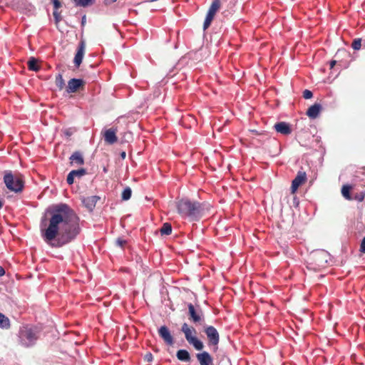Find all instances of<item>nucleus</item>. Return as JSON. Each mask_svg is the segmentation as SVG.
<instances>
[{
	"mask_svg": "<svg viewBox=\"0 0 365 365\" xmlns=\"http://www.w3.org/2000/svg\"><path fill=\"white\" fill-rule=\"evenodd\" d=\"M28 68L30 71H38L40 66L38 65V61L34 57H31L28 61Z\"/></svg>",
	"mask_w": 365,
	"mask_h": 365,
	"instance_id": "412c9836",
	"label": "nucleus"
},
{
	"mask_svg": "<svg viewBox=\"0 0 365 365\" xmlns=\"http://www.w3.org/2000/svg\"><path fill=\"white\" fill-rule=\"evenodd\" d=\"M313 96V93L311 91L309 90H304V92H303V97L305 98V99H309L311 98H312Z\"/></svg>",
	"mask_w": 365,
	"mask_h": 365,
	"instance_id": "2f4dec72",
	"label": "nucleus"
},
{
	"mask_svg": "<svg viewBox=\"0 0 365 365\" xmlns=\"http://www.w3.org/2000/svg\"><path fill=\"white\" fill-rule=\"evenodd\" d=\"M351 46L354 50H359L361 46V39H359V38L354 39Z\"/></svg>",
	"mask_w": 365,
	"mask_h": 365,
	"instance_id": "c85d7f7f",
	"label": "nucleus"
},
{
	"mask_svg": "<svg viewBox=\"0 0 365 365\" xmlns=\"http://www.w3.org/2000/svg\"><path fill=\"white\" fill-rule=\"evenodd\" d=\"M351 188V187L348 185H343L341 188V194L347 200H351V196L349 193Z\"/></svg>",
	"mask_w": 365,
	"mask_h": 365,
	"instance_id": "a878e982",
	"label": "nucleus"
},
{
	"mask_svg": "<svg viewBox=\"0 0 365 365\" xmlns=\"http://www.w3.org/2000/svg\"><path fill=\"white\" fill-rule=\"evenodd\" d=\"M4 205L3 201L0 200V210L2 208Z\"/></svg>",
	"mask_w": 365,
	"mask_h": 365,
	"instance_id": "c03bdc74",
	"label": "nucleus"
},
{
	"mask_svg": "<svg viewBox=\"0 0 365 365\" xmlns=\"http://www.w3.org/2000/svg\"><path fill=\"white\" fill-rule=\"evenodd\" d=\"M181 331L185 334V337L187 342L192 345L197 350H202L204 347L203 343L196 336V330L195 328L190 327L187 323L182 325Z\"/></svg>",
	"mask_w": 365,
	"mask_h": 365,
	"instance_id": "39448f33",
	"label": "nucleus"
},
{
	"mask_svg": "<svg viewBox=\"0 0 365 365\" xmlns=\"http://www.w3.org/2000/svg\"><path fill=\"white\" fill-rule=\"evenodd\" d=\"M70 160L72 163H75L77 165H83L84 163L83 158L81 153L75 152L73 153L71 157Z\"/></svg>",
	"mask_w": 365,
	"mask_h": 365,
	"instance_id": "aec40b11",
	"label": "nucleus"
},
{
	"mask_svg": "<svg viewBox=\"0 0 365 365\" xmlns=\"http://www.w3.org/2000/svg\"><path fill=\"white\" fill-rule=\"evenodd\" d=\"M41 335V329L32 325H24L20 327L17 338L18 343L21 346L29 348L34 346Z\"/></svg>",
	"mask_w": 365,
	"mask_h": 365,
	"instance_id": "f03ea898",
	"label": "nucleus"
},
{
	"mask_svg": "<svg viewBox=\"0 0 365 365\" xmlns=\"http://www.w3.org/2000/svg\"><path fill=\"white\" fill-rule=\"evenodd\" d=\"M10 327V320L4 314L0 312V328L8 329Z\"/></svg>",
	"mask_w": 365,
	"mask_h": 365,
	"instance_id": "4be33fe9",
	"label": "nucleus"
},
{
	"mask_svg": "<svg viewBox=\"0 0 365 365\" xmlns=\"http://www.w3.org/2000/svg\"><path fill=\"white\" fill-rule=\"evenodd\" d=\"M76 6L86 7L92 3V0H73Z\"/></svg>",
	"mask_w": 365,
	"mask_h": 365,
	"instance_id": "cd10ccee",
	"label": "nucleus"
},
{
	"mask_svg": "<svg viewBox=\"0 0 365 365\" xmlns=\"http://www.w3.org/2000/svg\"><path fill=\"white\" fill-rule=\"evenodd\" d=\"M116 128H109L106 130L103 134L104 140L109 145H113L117 142L118 138L116 136Z\"/></svg>",
	"mask_w": 365,
	"mask_h": 365,
	"instance_id": "f8f14e48",
	"label": "nucleus"
},
{
	"mask_svg": "<svg viewBox=\"0 0 365 365\" xmlns=\"http://www.w3.org/2000/svg\"><path fill=\"white\" fill-rule=\"evenodd\" d=\"M115 244L117 246L123 248L124 246L127 244V241L121 237H118L115 241Z\"/></svg>",
	"mask_w": 365,
	"mask_h": 365,
	"instance_id": "c756f323",
	"label": "nucleus"
},
{
	"mask_svg": "<svg viewBox=\"0 0 365 365\" xmlns=\"http://www.w3.org/2000/svg\"><path fill=\"white\" fill-rule=\"evenodd\" d=\"M74 176L71 173V172H70L68 173V175H67V178H66V182L68 185H72L74 182Z\"/></svg>",
	"mask_w": 365,
	"mask_h": 365,
	"instance_id": "473e14b6",
	"label": "nucleus"
},
{
	"mask_svg": "<svg viewBox=\"0 0 365 365\" xmlns=\"http://www.w3.org/2000/svg\"><path fill=\"white\" fill-rule=\"evenodd\" d=\"M158 334L167 345L173 346L174 344V339L166 326H161L158 329Z\"/></svg>",
	"mask_w": 365,
	"mask_h": 365,
	"instance_id": "9d476101",
	"label": "nucleus"
},
{
	"mask_svg": "<svg viewBox=\"0 0 365 365\" xmlns=\"http://www.w3.org/2000/svg\"><path fill=\"white\" fill-rule=\"evenodd\" d=\"M71 172L73 175L74 178H76V177L81 178L82 176H83L86 174V170L84 168H81L78 170H73Z\"/></svg>",
	"mask_w": 365,
	"mask_h": 365,
	"instance_id": "bb28decb",
	"label": "nucleus"
},
{
	"mask_svg": "<svg viewBox=\"0 0 365 365\" xmlns=\"http://www.w3.org/2000/svg\"><path fill=\"white\" fill-rule=\"evenodd\" d=\"M6 187L15 192H21L24 187V182L18 178H14L11 171H6L4 177Z\"/></svg>",
	"mask_w": 365,
	"mask_h": 365,
	"instance_id": "423d86ee",
	"label": "nucleus"
},
{
	"mask_svg": "<svg viewBox=\"0 0 365 365\" xmlns=\"http://www.w3.org/2000/svg\"><path fill=\"white\" fill-rule=\"evenodd\" d=\"M322 110V106L320 103H314L312 106L309 108V109L307 111V115L312 119L317 118L320 112Z\"/></svg>",
	"mask_w": 365,
	"mask_h": 365,
	"instance_id": "f3484780",
	"label": "nucleus"
},
{
	"mask_svg": "<svg viewBox=\"0 0 365 365\" xmlns=\"http://www.w3.org/2000/svg\"><path fill=\"white\" fill-rule=\"evenodd\" d=\"M336 63V61H331L330 62V68H334V66H335Z\"/></svg>",
	"mask_w": 365,
	"mask_h": 365,
	"instance_id": "a19ab883",
	"label": "nucleus"
},
{
	"mask_svg": "<svg viewBox=\"0 0 365 365\" xmlns=\"http://www.w3.org/2000/svg\"><path fill=\"white\" fill-rule=\"evenodd\" d=\"M364 238H365V236H364Z\"/></svg>",
	"mask_w": 365,
	"mask_h": 365,
	"instance_id": "a18cd8bd",
	"label": "nucleus"
},
{
	"mask_svg": "<svg viewBox=\"0 0 365 365\" xmlns=\"http://www.w3.org/2000/svg\"><path fill=\"white\" fill-rule=\"evenodd\" d=\"M47 227L41 223L43 240L53 248H59L73 241L80 233L79 217L66 204L53 206Z\"/></svg>",
	"mask_w": 365,
	"mask_h": 365,
	"instance_id": "f257e3e1",
	"label": "nucleus"
},
{
	"mask_svg": "<svg viewBox=\"0 0 365 365\" xmlns=\"http://www.w3.org/2000/svg\"><path fill=\"white\" fill-rule=\"evenodd\" d=\"M177 358L184 362H189L191 359L189 352L185 349H180L176 354Z\"/></svg>",
	"mask_w": 365,
	"mask_h": 365,
	"instance_id": "6ab92c4d",
	"label": "nucleus"
},
{
	"mask_svg": "<svg viewBox=\"0 0 365 365\" xmlns=\"http://www.w3.org/2000/svg\"><path fill=\"white\" fill-rule=\"evenodd\" d=\"M106 4H111L114 2H115L117 0H104Z\"/></svg>",
	"mask_w": 365,
	"mask_h": 365,
	"instance_id": "ea45409f",
	"label": "nucleus"
},
{
	"mask_svg": "<svg viewBox=\"0 0 365 365\" xmlns=\"http://www.w3.org/2000/svg\"><path fill=\"white\" fill-rule=\"evenodd\" d=\"M196 357L200 365H212L213 361L210 354L207 351L197 354Z\"/></svg>",
	"mask_w": 365,
	"mask_h": 365,
	"instance_id": "dca6fc26",
	"label": "nucleus"
},
{
	"mask_svg": "<svg viewBox=\"0 0 365 365\" xmlns=\"http://www.w3.org/2000/svg\"><path fill=\"white\" fill-rule=\"evenodd\" d=\"M53 4L54 11L58 10L61 6V3L59 0H51Z\"/></svg>",
	"mask_w": 365,
	"mask_h": 365,
	"instance_id": "72a5a7b5",
	"label": "nucleus"
},
{
	"mask_svg": "<svg viewBox=\"0 0 365 365\" xmlns=\"http://www.w3.org/2000/svg\"><path fill=\"white\" fill-rule=\"evenodd\" d=\"M83 84V81L79 78H72L68 82L66 91L70 93H75Z\"/></svg>",
	"mask_w": 365,
	"mask_h": 365,
	"instance_id": "ddd939ff",
	"label": "nucleus"
},
{
	"mask_svg": "<svg viewBox=\"0 0 365 365\" xmlns=\"http://www.w3.org/2000/svg\"><path fill=\"white\" fill-rule=\"evenodd\" d=\"M220 6V0H214L209 8L206 18L212 20Z\"/></svg>",
	"mask_w": 365,
	"mask_h": 365,
	"instance_id": "a211bd4d",
	"label": "nucleus"
},
{
	"mask_svg": "<svg viewBox=\"0 0 365 365\" xmlns=\"http://www.w3.org/2000/svg\"><path fill=\"white\" fill-rule=\"evenodd\" d=\"M277 133L283 135H289L292 133V128L289 123L286 122H279L274 125Z\"/></svg>",
	"mask_w": 365,
	"mask_h": 365,
	"instance_id": "2eb2a0df",
	"label": "nucleus"
},
{
	"mask_svg": "<svg viewBox=\"0 0 365 365\" xmlns=\"http://www.w3.org/2000/svg\"><path fill=\"white\" fill-rule=\"evenodd\" d=\"M5 274V270L3 267L0 266V277H2Z\"/></svg>",
	"mask_w": 365,
	"mask_h": 365,
	"instance_id": "58836bf2",
	"label": "nucleus"
},
{
	"mask_svg": "<svg viewBox=\"0 0 365 365\" xmlns=\"http://www.w3.org/2000/svg\"><path fill=\"white\" fill-rule=\"evenodd\" d=\"M311 259L313 262L309 263L307 267L309 269L317 271L327 267V264L331 260V256L328 252L324 250H319L312 252Z\"/></svg>",
	"mask_w": 365,
	"mask_h": 365,
	"instance_id": "20e7f679",
	"label": "nucleus"
},
{
	"mask_svg": "<svg viewBox=\"0 0 365 365\" xmlns=\"http://www.w3.org/2000/svg\"><path fill=\"white\" fill-rule=\"evenodd\" d=\"M86 49V44L83 41H81L78 46L77 52L75 55L73 63L76 68L79 67L82 63Z\"/></svg>",
	"mask_w": 365,
	"mask_h": 365,
	"instance_id": "9b49d317",
	"label": "nucleus"
},
{
	"mask_svg": "<svg viewBox=\"0 0 365 365\" xmlns=\"http://www.w3.org/2000/svg\"><path fill=\"white\" fill-rule=\"evenodd\" d=\"M99 199L100 197L96 195L88 196L86 197H83L82 200V202L88 210L92 211L96 207V205L97 202L99 200Z\"/></svg>",
	"mask_w": 365,
	"mask_h": 365,
	"instance_id": "4468645a",
	"label": "nucleus"
},
{
	"mask_svg": "<svg viewBox=\"0 0 365 365\" xmlns=\"http://www.w3.org/2000/svg\"><path fill=\"white\" fill-rule=\"evenodd\" d=\"M205 333L206 334L210 343L215 346H217L220 341V336L217 330L213 326H207L205 329Z\"/></svg>",
	"mask_w": 365,
	"mask_h": 365,
	"instance_id": "6e6552de",
	"label": "nucleus"
},
{
	"mask_svg": "<svg viewBox=\"0 0 365 365\" xmlns=\"http://www.w3.org/2000/svg\"><path fill=\"white\" fill-rule=\"evenodd\" d=\"M212 20L205 18L203 24V29L206 30L211 24Z\"/></svg>",
	"mask_w": 365,
	"mask_h": 365,
	"instance_id": "f704fd0d",
	"label": "nucleus"
},
{
	"mask_svg": "<svg viewBox=\"0 0 365 365\" xmlns=\"http://www.w3.org/2000/svg\"><path fill=\"white\" fill-rule=\"evenodd\" d=\"M189 319L195 324H201L204 322V314L200 306L195 307L192 304H187Z\"/></svg>",
	"mask_w": 365,
	"mask_h": 365,
	"instance_id": "0eeeda50",
	"label": "nucleus"
},
{
	"mask_svg": "<svg viewBox=\"0 0 365 365\" xmlns=\"http://www.w3.org/2000/svg\"><path fill=\"white\" fill-rule=\"evenodd\" d=\"M360 252L365 253V238L364 237L360 245Z\"/></svg>",
	"mask_w": 365,
	"mask_h": 365,
	"instance_id": "c9c22d12",
	"label": "nucleus"
},
{
	"mask_svg": "<svg viewBox=\"0 0 365 365\" xmlns=\"http://www.w3.org/2000/svg\"><path fill=\"white\" fill-rule=\"evenodd\" d=\"M120 157H121V158H122V159H125V157H126V153H125V151L121 152V153H120Z\"/></svg>",
	"mask_w": 365,
	"mask_h": 365,
	"instance_id": "79ce46f5",
	"label": "nucleus"
},
{
	"mask_svg": "<svg viewBox=\"0 0 365 365\" xmlns=\"http://www.w3.org/2000/svg\"><path fill=\"white\" fill-rule=\"evenodd\" d=\"M153 355L151 353H148L145 354V359L147 361H151L153 360Z\"/></svg>",
	"mask_w": 365,
	"mask_h": 365,
	"instance_id": "e433bc0d",
	"label": "nucleus"
},
{
	"mask_svg": "<svg viewBox=\"0 0 365 365\" xmlns=\"http://www.w3.org/2000/svg\"><path fill=\"white\" fill-rule=\"evenodd\" d=\"M53 16L54 17V19H55V21L56 24L61 21V16L60 13L58 11V10L53 11Z\"/></svg>",
	"mask_w": 365,
	"mask_h": 365,
	"instance_id": "7c9ffc66",
	"label": "nucleus"
},
{
	"mask_svg": "<svg viewBox=\"0 0 365 365\" xmlns=\"http://www.w3.org/2000/svg\"><path fill=\"white\" fill-rule=\"evenodd\" d=\"M86 22V16H83V18H82V24L83 25Z\"/></svg>",
	"mask_w": 365,
	"mask_h": 365,
	"instance_id": "37998d69",
	"label": "nucleus"
},
{
	"mask_svg": "<svg viewBox=\"0 0 365 365\" xmlns=\"http://www.w3.org/2000/svg\"><path fill=\"white\" fill-rule=\"evenodd\" d=\"M178 213L182 217H187L191 220H198L202 215L201 204L188 199H182L177 202Z\"/></svg>",
	"mask_w": 365,
	"mask_h": 365,
	"instance_id": "7ed1b4c3",
	"label": "nucleus"
},
{
	"mask_svg": "<svg viewBox=\"0 0 365 365\" xmlns=\"http://www.w3.org/2000/svg\"><path fill=\"white\" fill-rule=\"evenodd\" d=\"M356 199L359 201V202H361L362 200H364V195H363L362 193H361L359 195H357L356 196Z\"/></svg>",
	"mask_w": 365,
	"mask_h": 365,
	"instance_id": "4c0bfd02",
	"label": "nucleus"
},
{
	"mask_svg": "<svg viewBox=\"0 0 365 365\" xmlns=\"http://www.w3.org/2000/svg\"><path fill=\"white\" fill-rule=\"evenodd\" d=\"M172 232V226L170 223H164L160 229L161 235H169Z\"/></svg>",
	"mask_w": 365,
	"mask_h": 365,
	"instance_id": "5701e85b",
	"label": "nucleus"
},
{
	"mask_svg": "<svg viewBox=\"0 0 365 365\" xmlns=\"http://www.w3.org/2000/svg\"><path fill=\"white\" fill-rule=\"evenodd\" d=\"M56 86L60 89H63L65 86V82L63 78V76L61 73H58L56 76V81H55Z\"/></svg>",
	"mask_w": 365,
	"mask_h": 365,
	"instance_id": "b1692460",
	"label": "nucleus"
},
{
	"mask_svg": "<svg viewBox=\"0 0 365 365\" xmlns=\"http://www.w3.org/2000/svg\"><path fill=\"white\" fill-rule=\"evenodd\" d=\"M307 180V174L304 171H298L296 177L292 180L291 186V192L295 193L300 185H302Z\"/></svg>",
	"mask_w": 365,
	"mask_h": 365,
	"instance_id": "1a4fd4ad",
	"label": "nucleus"
},
{
	"mask_svg": "<svg viewBox=\"0 0 365 365\" xmlns=\"http://www.w3.org/2000/svg\"><path fill=\"white\" fill-rule=\"evenodd\" d=\"M131 195H132L131 188L130 187H126L122 192V195H121L122 200H125V201L130 200L131 197Z\"/></svg>",
	"mask_w": 365,
	"mask_h": 365,
	"instance_id": "393cba45",
	"label": "nucleus"
}]
</instances>
